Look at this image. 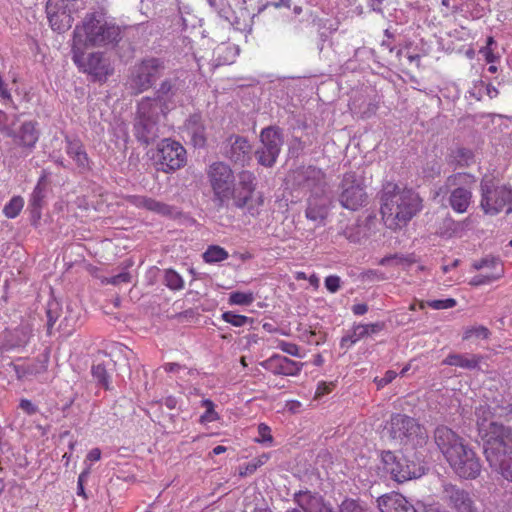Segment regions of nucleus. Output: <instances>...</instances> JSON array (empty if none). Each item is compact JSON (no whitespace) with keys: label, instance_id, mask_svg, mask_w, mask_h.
Here are the masks:
<instances>
[{"label":"nucleus","instance_id":"obj_1","mask_svg":"<svg viewBox=\"0 0 512 512\" xmlns=\"http://www.w3.org/2000/svg\"><path fill=\"white\" fill-rule=\"evenodd\" d=\"M207 177L213 192V201L218 209L228 207L231 202L232 206L246 210L252 217L260 214L265 197L263 192L257 191V179L253 172H239L236 182L232 168L217 161L209 166Z\"/></svg>","mask_w":512,"mask_h":512},{"label":"nucleus","instance_id":"obj_2","mask_svg":"<svg viewBox=\"0 0 512 512\" xmlns=\"http://www.w3.org/2000/svg\"><path fill=\"white\" fill-rule=\"evenodd\" d=\"M479 436L484 441V454L490 467L512 482V429L489 421L491 412L481 406L476 410Z\"/></svg>","mask_w":512,"mask_h":512},{"label":"nucleus","instance_id":"obj_3","mask_svg":"<svg viewBox=\"0 0 512 512\" xmlns=\"http://www.w3.org/2000/svg\"><path fill=\"white\" fill-rule=\"evenodd\" d=\"M423 209V199L414 189L394 182L384 184L381 195L380 213L387 228L398 230Z\"/></svg>","mask_w":512,"mask_h":512},{"label":"nucleus","instance_id":"obj_4","mask_svg":"<svg viewBox=\"0 0 512 512\" xmlns=\"http://www.w3.org/2000/svg\"><path fill=\"white\" fill-rule=\"evenodd\" d=\"M438 449L459 477L475 479L481 473L480 459L475 451L451 428L441 425L434 431Z\"/></svg>","mask_w":512,"mask_h":512},{"label":"nucleus","instance_id":"obj_5","mask_svg":"<svg viewBox=\"0 0 512 512\" xmlns=\"http://www.w3.org/2000/svg\"><path fill=\"white\" fill-rule=\"evenodd\" d=\"M120 38V28L94 14L85 17L73 33V60L81 64L82 50L87 47L106 46L116 43Z\"/></svg>","mask_w":512,"mask_h":512},{"label":"nucleus","instance_id":"obj_6","mask_svg":"<svg viewBox=\"0 0 512 512\" xmlns=\"http://www.w3.org/2000/svg\"><path fill=\"white\" fill-rule=\"evenodd\" d=\"M385 429L390 437L403 445L423 446L427 442V431L416 419L401 413L392 414Z\"/></svg>","mask_w":512,"mask_h":512},{"label":"nucleus","instance_id":"obj_7","mask_svg":"<svg viewBox=\"0 0 512 512\" xmlns=\"http://www.w3.org/2000/svg\"><path fill=\"white\" fill-rule=\"evenodd\" d=\"M166 69V62L158 57H145L136 62L128 79L130 88L140 94L152 88Z\"/></svg>","mask_w":512,"mask_h":512},{"label":"nucleus","instance_id":"obj_8","mask_svg":"<svg viewBox=\"0 0 512 512\" xmlns=\"http://www.w3.org/2000/svg\"><path fill=\"white\" fill-rule=\"evenodd\" d=\"M381 459L384 469L397 482L418 478L424 473L422 461L418 458L414 460L408 455H396L391 451H383Z\"/></svg>","mask_w":512,"mask_h":512},{"label":"nucleus","instance_id":"obj_9","mask_svg":"<svg viewBox=\"0 0 512 512\" xmlns=\"http://www.w3.org/2000/svg\"><path fill=\"white\" fill-rule=\"evenodd\" d=\"M476 177L470 173L457 172L446 179L448 187H455L449 196V204L456 213H465L472 202V187Z\"/></svg>","mask_w":512,"mask_h":512},{"label":"nucleus","instance_id":"obj_10","mask_svg":"<svg viewBox=\"0 0 512 512\" xmlns=\"http://www.w3.org/2000/svg\"><path fill=\"white\" fill-rule=\"evenodd\" d=\"M340 189L339 202L344 208L357 211L367 205L368 195L364 182L355 172H347L343 175Z\"/></svg>","mask_w":512,"mask_h":512},{"label":"nucleus","instance_id":"obj_11","mask_svg":"<svg viewBox=\"0 0 512 512\" xmlns=\"http://www.w3.org/2000/svg\"><path fill=\"white\" fill-rule=\"evenodd\" d=\"M155 160L159 170L171 173L186 165L187 153L179 142L163 139L157 145Z\"/></svg>","mask_w":512,"mask_h":512},{"label":"nucleus","instance_id":"obj_12","mask_svg":"<svg viewBox=\"0 0 512 512\" xmlns=\"http://www.w3.org/2000/svg\"><path fill=\"white\" fill-rule=\"evenodd\" d=\"M137 114L136 135L138 139L148 144L157 132L156 123L159 118L157 99L143 98L138 104Z\"/></svg>","mask_w":512,"mask_h":512},{"label":"nucleus","instance_id":"obj_13","mask_svg":"<svg viewBox=\"0 0 512 512\" xmlns=\"http://www.w3.org/2000/svg\"><path fill=\"white\" fill-rule=\"evenodd\" d=\"M7 137L13 140L21 155L26 157L34 151L39 141V123L35 120L24 121L17 129L11 128Z\"/></svg>","mask_w":512,"mask_h":512},{"label":"nucleus","instance_id":"obj_14","mask_svg":"<svg viewBox=\"0 0 512 512\" xmlns=\"http://www.w3.org/2000/svg\"><path fill=\"white\" fill-rule=\"evenodd\" d=\"M509 189L506 186L488 188L482 185L481 208L485 214L495 215L509 205Z\"/></svg>","mask_w":512,"mask_h":512},{"label":"nucleus","instance_id":"obj_15","mask_svg":"<svg viewBox=\"0 0 512 512\" xmlns=\"http://www.w3.org/2000/svg\"><path fill=\"white\" fill-rule=\"evenodd\" d=\"M475 270L490 269L491 272L480 273L474 276L469 284L471 286H481L490 284L504 275V267L498 258L486 257L473 263Z\"/></svg>","mask_w":512,"mask_h":512},{"label":"nucleus","instance_id":"obj_16","mask_svg":"<svg viewBox=\"0 0 512 512\" xmlns=\"http://www.w3.org/2000/svg\"><path fill=\"white\" fill-rule=\"evenodd\" d=\"M77 65L99 81H105L114 72L111 62L102 53H91L85 58L82 52L81 64Z\"/></svg>","mask_w":512,"mask_h":512},{"label":"nucleus","instance_id":"obj_17","mask_svg":"<svg viewBox=\"0 0 512 512\" xmlns=\"http://www.w3.org/2000/svg\"><path fill=\"white\" fill-rule=\"evenodd\" d=\"M443 493L447 505L455 512H476L474 501L467 491L447 484L444 486Z\"/></svg>","mask_w":512,"mask_h":512},{"label":"nucleus","instance_id":"obj_18","mask_svg":"<svg viewBox=\"0 0 512 512\" xmlns=\"http://www.w3.org/2000/svg\"><path fill=\"white\" fill-rule=\"evenodd\" d=\"M261 366L274 375L297 376L304 364L285 356L274 354L261 363Z\"/></svg>","mask_w":512,"mask_h":512},{"label":"nucleus","instance_id":"obj_19","mask_svg":"<svg viewBox=\"0 0 512 512\" xmlns=\"http://www.w3.org/2000/svg\"><path fill=\"white\" fill-rule=\"evenodd\" d=\"M294 501L299 509H291L287 512H335L333 507L326 503L323 498L310 491H300L295 494Z\"/></svg>","mask_w":512,"mask_h":512},{"label":"nucleus","instance_id":"obj_20","mask_svg":"<svg viewBox=\"0 0 512 512\" xmlns=\"http://www.w3.org/2000/svg\"><path fill=\"white\" fill-rule=\"evenodd\" d=\"M329 214V203L323 189L317 190L308 197L305 217L309 221L324 222Z\"/></svg>","mask_w":512,"mask_h":512},{"label":"nucleus","instance_id":"obj_21","mask_svg":"<svg viewBox=\"0 0 512 512\" xmlns=\"http://www.w3.org/2000/svg\"><path fill=\"white\" fill-rule=\"evenodd\" d=\"M230 148L226 151V157L233 163L245 166L251 159V145L249 141L241 136L229 138Z\"/></svg>","mask_w":512,"mask_h":512},{"label":"nucleus","instance_id":"obj_22","mask_svg":"<svg viewBox=\"0 0 512 512\" xmlns=\"http://www.w3.org/2000/svg\"><path fill=\"white\" fill-rule=\"evenodd\" d=\"M445 161L453 169L468 168L475 163V154L471 148L456 145L448 149Z\"/></svg>","mask_w":512,"mask_h":512},{"label":"nucleus","instance_id":"obj_23","mask_svg":"<svg viewBox=\"0 0 512 512\" xmlns=\"http://www.w3.org/2000/svg\"><path fill=\"white\" fill-rule=\"evenodd\" d=\"M184 132L194 147L202 148L206 144V129L200 114H192L184 124Z\"/></svg>","mask_w":512,"mask_h":512},{"label":"nucleus","instance_id":"obj_24","mask_svg":"<svg viewBox=\"0 0 512 512\" xmlns=\"http://www.w3.org/2000/svg\"><path fill=\"white\" fill-rule=\"evenodd\" d=\"M18 380H23L31 376H36L47 371L48 358L33 359L22 363L11 364Z\"/></svg>","mask_w":512,"mask_h":512},{"label":"nucleus","instance_id":"obj_25","mask_svg":"<svg viewBox=\"0 0 512 512\" xmlns=\"http://www.w3.org/2000/svg\"><path fill=\"white\" fill-rule=\"evenodd\" d=\"M384 328V322L356 325L353 328V333L350 336L342 338L341 347L351 346L364 337L381 332Z\"/></svg>","mask_w":512,"mask_h":512},{"label":"nucleus","instance_id":"obj_26","mask_svg":"<svg viewBox=\"0 0 512 512\" xmlns=\"http://www.w3.org/2000/svg\"><path fill=\"white\" fill-rule=\"evenodd\" d=\"M66 153L73 159L79 169H90L89 157L85 151L84 145L79 139H70L66 137Z\"/></svg>","mask_w":512,"mask_h":512},{"label":"nucleus","instance_id":"obj_27","mask_svg":"<svg viewBox=\"0 0 512 512\" xmlns=\"http://www.w3.org/2000/svg\"><path fill=\"white\" fill-rule=\"evenodd\" d=\"M260 142L270 154H279L283 144L281 130L275 126L264 128L260 134Z\"/></svg>","mask_w":512,"mask_h":512},{"label":"nucleus","instance_id":"obj_28","mask_svg":"<svg viewBox=\"0 0 512 512\" xmlns=\"http://www.w3.org/2000/svg\"><path fill=\"white\" fill-rule=\"evenodd\" d=\"M482 359V356L477 354L451 353L443 360V364L473 370L479 367Z\"/></svg>","mask_w":512,"mask_h":512},{"label":"nucleus","instance_id":"obj_29","mask_svg":"<svg viewBox=\"0 0 512 512\" xmlns=\"http://www.w3.org/2000/svg\"><path fill=\"white\" fill-rule=\"evenodd\" d=\"M377 504L381 512H400L403 505H406V498L400 493L391 492L380 496Z\"/></svg>","mask_w":512,"mask_h":512},{"label":"nucleus","instance_id":"obj_30","mask_svg":"<svg viewBox=\"0 0 512 512\" xmlns=\"http://www.w3.org/2000/svg\"><path fill=\"white\" fill-rule=\"evenodd\" d=\"M221 319L234 327H243L245 325H252L254 323L253 318L237 314L233 311L223 312L221 315Z\"/></svg>","mask_w":512,"mask_h":512},{"label":"nucleus","instance_id":"obj_31","mask_svg":"<svg viewBox=\"0 0 512 512\" xmlns=\"http://www.w3.org/2000/svg\"><path fill=\"white\" fill-rule=\"evenodd\" d=\"M228 257V252L218 245L209 246L203 254V259L206 263L221 262L226 260Z\"/></svg>","mask_w":512,"mask_h":512},{"label":"nucleus","instance_id":"obj_32","mask_svg":"<svg viewBox=\"0 0 512 512\" xmlns=\"http://www.w3.org/2000/svg\"><path fill=\"white\" fill-rule=\"evenodd\" d=\"M24 207V199L21 196H13L3 207V214L9 219L16 218Z\"/></svg>","mask_w":512,"mask_h":512},{"label":"nucleus","instance_id":"obj_33","mask_svg":"<svg viewBox=\"0 0 512 512\" xmlns=\"http://www.w3.org/2000/svg\"><path fill=\"white\" fill-rule=\"evenodd\" d=\"M255 301V294L252 291H234L229 294L230 305L249 306Z\"/></svg>","mask_w":512,"mask_h":512},{"label":"nucleus","instance_id":"obj_34","mask_svg":"<svg viewBox=\"0 0 512 512\" xmlns=\"http://www.w3.org/2000/svg\"><path fill=\"white\" fill-rule=\"evenodd\" d=\"M201 406L205 408V412L200 416L199 422L201 424H207L211 422L218 421L220 419V415L215 410V404L210 399H203L201 401Z\"/></svg>","mask_w":512,"mask_h":512},{"label":"nucleus","instance_id":"obj_35","mask_svg":"<svg viewBox=\"0 0 512 512\" xmlns=\"http://www.w3.org/2000/svg\"><path fill=\"white\" fill-rule=\"evenodd\" d=\"M442 172V163L440 159L434 157L432 159H428L426 163L422 167V174L426 178H436L440 176Z\"/></svg>","mask_w":512,"mask_h":512},{"label":"nucleus","instance_id":"obj_36","mask_svg":"<svg viewBox=\"0 0 512 512\" xmlns=\"http://www.w3.org/2000/svg\"><path fill=\"white\" fill-rule=\"evenodd\" d=\"M457 304V301L454 298H447L443 300H429V301H420L419 302V308L424 309L425 306H428L435 310H444V309H450L455 307Z\"/></svg>","mask_w":512,"mask_h":512},{"label":"nucleus","instance_id":"obj_37","mask_svg":"<svg viewBox=\"0 0 512 512\" xmlns=\"http://www.w3.org/2000/svg\"><path fill=\"white\" fill-rule=\"evenodd\" d=\"M92 375L97 382L104 387L105 390H109L110 387V376L102 364H97L92 367Z\"/></svg>","mask_w":512,"mask_h":512},{"label":"nucleus","instance_id":"obj_38","mask_svg":"<svg viewBox=\"0 0 512 512\" xmlns=\"http://www.w3.org/2000/svg\"><path fill=\"white\" fill-rule=\"evenodd\" d=\"M490 331L487 327L479 325V326H473V327H467L464 332L462 339L470 340L472 338H481V339H488L490 336Z\"/></svg>","mask_w":512,"mask_h":512},{"label":"nucleus","instance_id":"obj_39","mask_svg":"<svg viewBox=\"0 0 512 512\" xmlns=\"http://www.w3.org/2000/svg\"><path fill=\"white\" fill-rule=\"evenodd\" d=\"M257 161L264 167H272L279 156V154H270L268 149L261 146L255 152Z\"/></svg>","mask_w":512,"mask_h":512},{"label":"nucleus","instance_id":"obj_40","mask_svg":"<svg viewBox=\"0 0 512 512\" xmlns=\"http://www.w3.org/2000/svg\"><path fill=\"white\" fill-rule=\"evenodd\" d=\"M166 285L173 290H180L184 286L182 277L174 270H167L165 272Z\"/></svg>","mask_w":512,"mask_h":512},{"label":"nucleus","instance_id":"obj_41","mask_svg":"<svg viewBox=\"0 0 512 512\" xmlns=\"http://www.w3.org/2000/svg\"><path fill=\"white\" fill-rule=\"evenodd\" d=\"M153 198L142 196V195H129L126 197V201L137 208H143L149 210Z\"/></svg>","mask_w":512,"mask_h":512},{"label":"nucleus","instance_id":"obj_42","mask_svg":"<svg viewBox=\"0 0 512 512\" xmlns=\"http://www.w3.org/2000/svg\"><path fill=\"white\" fill-rule=\"evenodd\" d=\"M132 281V275L128 271L121 272L115 276L107 277L102 280V283L111 285L128 284Z\"/></svg>","mask_w":512,"mask_h":512},{"label":"nucleus","instance_id":"obj_43","mask_svg":"<svg viewBox=\"0 0 512 512\" xmlns=\"http://www.w3.org/2000/svg\"><path fill=\"white\" fill-rule=\"evenodd\" d=\"M413 261L408 257L400 256L398 254L390 255L383 257L379 260L378 264L381 266H386L390 264L394 265H403V264H411Z\"/></svg>","mask_w":512,"mask_h":512},{"label":"nucleus","instance_id":"obj_44","mask_svg":"<svg viewBox=\"0 0 512 512\" xmlns=\"http://www.w3.org/2000/svg\"><path fill=\"white\" fill-rule=\"evenodd\" d=\"M148 211L154 212L162 216H171L173 208L166 203L160 202L156 199L152 200L151 206Z\"/></svg>","mask_w":512,"mask_h":512},{"label":"nucleus","instance_id":"obj_45","mask_svg":"<svg viewBox=\"0 0 512 512\" xmlns=\"http://www.w3.org/2000/svg\"><path fill=\"white\" fill-rule=\"evenodd\" d=\"M339 512H364V510L358 500L346 498L339 505Z\"/></svg>","mask_w":512,"mask_h":512},{"label":"nucleus","instance_id":"obj_46","mask_svg":"<svg viewBox=\"0 0 512 512\" xmlns=\"http://www.w3.org/2000/svg\"><path fill=\"white\" fill-rule=\"evenodd\" d=\"M277 348H279L284 353H287L291 356L299 357L300 356V349L298 345L291 342H286L284 340H279L277 342Z\"/></svg>","mask_w":512,"mask_h":512},{"label":"nucleus","instance_id":"obj_47","mask_svg":"<svg viewBox=\"0 0 512 512\" xmlns=\"http://www.w3.org/2000/svg\"><path fill=\"white\" fill-rule=\"evenodd\" d=\"M258 434H259V437L256 439L257 442L259 443H272L273 441V437H272V434H271V428L265 424V423H260L258 425Z\"/></svg>","mask_w":512,"mask_h":512},{"label":"nucleus","instance_id":"obj_48","mask_svg":"<svg viewBox=\"0 0 512 512\" xmlns=\"http://www.w3.org/2000/svg\"><path fill=\"white\" fill-rule=\"evenodd\" d=\"M397 376V373L393 370L386 371L385 375L382 378L376 377L374 382L377 384V388H383L389 383H391Z\"/></svg>","mask_w":512,"mask_h":512},{"label":"nucleus","instance_id":"obj_49","mask_svg":"<svg viewBox=\"0 0 512 512\" xmlns=\"http://www.w3.org/2000/svg\"><path fill=\"white\" fill-rule=\"evenodd\" d=\"M362 278L369 281H383L386 276L383 272L375 269H369L362 273Z\"/></svg>","mask_w":512,"mask_h":512},{"label":"nucleus","instance_id":"obj_50","mask_svg":"<svg viewBox=\"0 0 512 512\" xmlns=\"http://www.w3.org/2000/svg\"><path fill=\"white\" fill-rule=\"evenodd\" d=\"M325 287L331 293H335L340 288V278L336 275H330L325 279Z\"/></svg>","mask_w":512,"mask_h":512},{"label":"nucleus","instance_id":"obj_51","mask_svg":"<svg viewBox=\"0 0 512 512\" xmlns=\"http://www.w3.org/2000/svg\"><path fill=\"white\" fill-rule=\"evenodd\" d=\"M19 407L27 414L34 415L38 412V407L33 404L29 399H21L19 403Z\"/></svg>","mask_w":512,"mask_h":512},{"label":"nucleus","instance_id":"obj_52","mask_svg":"<svg viewBox=\"0 0 512 512\" xmlns=\"http://www.w3.org/2000/svg\"><path fill=\"white\" fill-rule=\"evenodd\" d=\"M333 383L319 382L317 385V389L315 392V398H320L328 393H330L333 389Z\"/></svg>","mask_w":512,"mask_h":512},{"label":"nucleus","instance_id":"obj_53","mask_svg":"<svg viewBox=\"0 0 512 512\" xmlns=\"http://www.w3.org/2000/svg\"><path fill=\"white\" fill-rule=\"evenodd\" d=\"M173 88H174V84L171 80L166 79V80L162 81L157 90L158 97L168 95L169 93L172 92Z\"/></svg>","mask_w":512,"mask_h":512},{"label":"nucleus","instance_id":"obj_54","mask_svg":"<svg viewBox=\"0 0 512 512\" xmlns=\"http://www.w3.org/2000/svg\"><path fill=\"white\" fill-rule=\"evenodd\" d=\"M479 53L484 56V59L487 63H494L498 60V57L494 54L492 48L490 47H482L479 50Z\"/></svg>","mask_w":512,"mask_h":512},{"label":"nucleus","instance_id":"obj_55","mask_svg":"<svg viewBox=\"0 0 512 512\" xmlns=\"http://www.w3.org/2000/svg\"><path fill=\"white\" fill-rule=\"evenodd\" d=\"M8 115L0 110V133L7 137L11 128L7 125Z\"/></svg>","mask_w":512,"mask_h":512},{"label":"nucleus","instance_id":"obj_56","mask_svg":"<svg viewBox=\"0 0 512 512\" xmlns=\"http://www.w3.org/2000/svg\"><path fill=\"white\" fill-rule=\"evenodd\" d=\"M379 108V105L377 103L371 102L367 105V109L363 111L362 118H370L371 116L375 115L377 110Z\"/></svg>","mask_w":512,"mask_h":512},{"label":"nucleus","instance_id":"obj_57","mask_svg":"<svg viewBox=\"0 0 512 512\" xmlns=\"http://www.w3.org/2000/svg\"><path fill=\"white\" fill-rule=\"evenodd\" d=\"M306 174L308 175V177H312L316 180H321L324 177V174L321 171V169H318L316 167H308L306 170Z\"/></svg>","mask_w":512,"mask_h":512},{"label":"nucleus","instance_id":"obj_58","mask_svg":"<svg viewBox=\"0 0 512 512\" xmlns=\"http://www.w3.org/2000/svg\"><path fill=\"white\" fill-rule=\"evenodd\" d=\"M185 366L179 364V363H175V362H171V363H165L163 365V369L168 372V373H175V372H179L181 369H184Z\"/></svg>","mask_w":512,"mask_h":512},{"label":"nucleus","instance_id":"obj_59","mask_svg":"<svg viewBox=\"0 0 512 512\" xmlns=\"http://www.w3.org/2000/svg\"><path fill=\"white\" fill-rule=\"evenodd\" d=\"M256 470L257 469L255 468V466L251 462H249L245 466L240 467L239 475L242 476V477L247 476V475H251Z\"/></svg>","mask_w":512,"mask_h":512},{"label":"nucleus","instance_id":"obj_60","mask_svg":"<svg viewBox=\"0 0 512 512\" xmlns=\"http://www.w3.org/2000/svg\"><path fill=\"white\" fill-rule=\"evenodd\" d=\"M269 460V454L263 453L262 455L256 457L251 461V463L255 466L256 469L267 463Z\"/></svg>","mask_w":512,"mask_h":512},{"label":"nucleus","instance_id":"obj_61","mask_svg":"<svg viewBox=\"0 0 512 512\" xmlns=\"http://www.w3.org/2000/svg\"><path fill=\"white\" fill-rule=\"evenodd\" d=\"M352 311L355 315L361 316L367 313L368 306L365 303L355 304L352 307Z\"/></svg>","mask_w":512,"mask_h":512},{"label":"nucleus","instance_id":"obj_62","mask_svg":"<svg viewBox=\"0 0 512 512\" xmlns=\"http://www.w3.org/2000/svg\"><path fill=\"white\" fill-rule=\"evenodd\" d=\"M101 458V450L99 448H93L87 454V460L96 462Z\"/></svg>","mask_w":512,"mask_h":512},{"label":"nucleus","instance_id":"obj_63","mask_svg":"<svg viewBox=\"0 0 512 512\" xmlns=\"http://www.w3.org/2000/svg\"><path fill=\"white\" fill-rule=\"evenodd\" d=\"M384 0H368V5L373 11L381 12Z\"/></svg>","mask_w":512,"mask_h":512},{"label":"nucleus","instance_id":"obj_64","mask_svg":"<svg viewBox=\"0 0 512 512\" xmlns=\"http://www.w3.org/2000/svg\"><path fill=\"white\" fill-rule=\"evenodd\" d=\"M400 512H417L416 509L406 500V505L400 509Z\"/></svg>","mask_w":512,"mask_h":512}]
</instances>
